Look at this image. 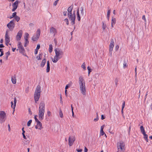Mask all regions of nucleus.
<instances>
[{
  "mask_svg": "<svg viewBox=\"0 0 152 152\" xmlns=\"http://www.w3.org/2000/svg\"><path fill=\"white\" fill-rule=\"evenodd\" d=\"M76 151L78 152H81V151H82V149H76Z\"/></svg>",
  "mask_w": 152,
  "mask_h": 152,
  "instance_id": "50",
  "label": "nucleus"
},
{
  "mask_svg": "<svg viewBox=\"0 0 152 152\" xmlns=\"http://www.w3.org/2000/svg\"><path fill=\"white\" fill-rule=\"evenodd\" d=\"M125 106V101H123V104H122V109H121V113L122 114H123V109L124 108V107Z\"/></svg>",
  "mask_w": 152,
  "mask_h": 152,
  "instance_id": "25",
  "label": "nucleus"
},
{
  "mask_svg": "<svg viewBox=\"0 0 152 152\" xmlns=\"http://www.w3.org/2000/svg\"><path fill=\"white\" fill-rule=\"evenodd\" d=\"M110 10H108L107 11V15H110Z\"/></svg>",
  "mask_w": 152,
  "mask_h": 152,
  "instance_id": "53",
  "label": "nucleus"
},
{
  "mask_svg": "<svg viewBox=\"0 0 152 152\" xmlns=\"http://www.w3.org/2000/svg\"><path fill=\"white\" fill-rule=\"evenodd\" d=\"M38 45H37V48L35 50V51L34 52V53L35 54H37L38 53Z\"/></svg>",
  "mask_w": 152,
  "mask_h": 152,
  "instance_id": "38",
  "label": "nucleus"
},
{
  "mask_svg": "<svg viewBox=\"0 0 152 152\" xmlns=\"http://www.w3.org/2000/svg\"><path fill=\"white\" fill-rule=\"evenodd\" d=\"M75 140V136H70L69 137V146H72Z\"/></svg>",
  "mask_w": 152,
  "mask_h": 152,
  "instance_id": "8",
  "label": "nucleus"
},
{
  "mask_svg": "<svg viewBox=\"0 0 152 152\" xmlns=\"http://www.w3.org/2000/svg\"><path fill=\"white\" fill-rule=\"evenodd\" d=\"M64 21L66 23V24L68 25L69 24V20L67 18H66L64 20Z\"/></svg>",
  "mask_w": 152,
  "mask_h": 152,
  "instance_id": "43",
  "label": "nucleus"
},
{
  "mask_svg": "<svg viewBox=\"0 0 152 152\" xmlns=\"http://www.w3.org/2000/svg\"><path fill=\"white\" fill-rule=\"evenodd\" d=\"M143 134L144 136V139L147 142H148V135L146 134V133H145V134Z\"/></svg>",
  "mask_w": 152,
  "mask_h": 152,
  "instance_id": "24",
  "label": "nucleus"
},
{
  "mask_svg": "<svg viewBox=\"0 0 152 152\" xmlns=\"http://www.w3.org/2000/svg\"><path fill=\"white\" fill-rule=\"evenodd\" d=\"M142 19L144 20L145 21H146V20L145 19V15H143L142 17Z\"/></svg>",
  "mask_w": 152,
  "mask_h": 152,
  "instance_id": "47",
  "label": "nucleus"
},
{
  "mask_svg": "<svg viewBox=\"0 0 152 152\" xmlns=\"http://www.w3.org/2000/svg\"><path fill=\"white\" fill-rule=\"evenodd\" d=\"M29 88L27 87L25 89V92L26 93H28V91Z\"/></svg>",
  "mask_w": 152,
  "mask_h": 152,
  "instance_id": "52",
  "label": "nucleus"
},
{
  "mask_svg": "<svg viewBox=\"0 0 152 152\" xmlns=\"http://www.w3.org/2000/svg\"><path fill=\"white\" fill-rule=\"evenodd\" d=\"M81 67L83 68L84 70L86 69V64L85 62H84L82 64Z\"/></svg>",
  "mask_w": 152,
  "mask_h": 152,
  "instance_id": "34",
  "label": "nucleus"
},
{
  "mask_svg": "<svg viewBox=\"0 0 152 152\" xmlns=\"http://www.w3.org/2000/svg\"><path fill=\"white\" fill-rule=\"evenodd\" d=\"M58 2H57V1H55L54 3H53V5L56 6Z\"/></svg>",
  "mask_w": 152,
  "mask_h": 152,
  "instance_id": "57",
  "label": "nucleus"
},
{
  "mask_svg": "<svg viewBox=\"0 0 152 152\" xmlns=\"http://www.w3.org/2000/svg\"><path fill=\"white\" fill-rule=\"evenodd\" d=\"M73 8V5H71V6H70L68 8V10H67L68 13L67 14H70L72 13V10Z\"/></svg>",
  "mask_w": 152,
  "mask_h": 152,
  "instance_id": "18",
  "label": "nucleus"
},
{
  "mask_svg": "<svg viewBox=\"0 0 152 152\" xmlns=\"http://www.w3.org/2000/svg\"><path fill=\"white\" fill-rule=\"evenodd\" d=\"M69 20L71 21V24L72 25L75 24V20L76 18V16L72 15V14H67Z\"/></svg>",
  "mask_w": 152,
  "mask_h": 152,
  "instance_id": "6",
  "label": "nucleus"
},
{
  "mask_svg": "<svg viewBox=\"0 0 152 152\" xmlns=\"http://www.w3.org/2000/svg\"><path fill=\"white\" fill-rule=\"evenodd\" d=\"M32 122V120H30L27 123V125L28 126H29Z\"/></svg>",
  "mask_w": 152,
  "mask_h": 152,
  "instance_id": "41",
  "label": "nucleus"
},
{
  "mask_svg": "<svg viewBox=\"0 0 152 152\" xmlns=\"http://www.w3.org/2000/svg\"><path fill=\"white\" fill-rule=\"evenodd\" d=\"M67 90L65 89V95L66 97L67 96Z\"/></svg>",
  "mask_w": 152,
  "mask_h": 152,
  "instance_id": "58",
  "label": "nucleus"
},
{
  "mask_svg": "<svg viewBox=\"0 0 152 152\" xmlns=\"http://www.w3.org/2000/svg\"><path fill=\"white\" fill-rule=\"evenodd\" d=\"M37 115H36L34 116V118L35 119L37 123V125H38V120L37 118Z\"/></svg>",
  "mask_w": 152,
  "mask_h": 152,
  "instance_id": "42",
  "label": "nucleus"
},
{
  "mask_svg": "<svg viewBox=\"0 0 152 152\" xmlns=\"http://www.w3.org/2000/svg\"><path fill=\"white\" fill-rule=\"evenodd\" d=\"M8 127L9 131L10 132L11 129H10V124H8Z\"/></svg>",
  "mask_w": 152,
  "mask_h": 152,
  "instance_id": "60",
  "label": "nucleus"
},
{
  "mask_svg": "<svg viewBox=\"0 0 152 152\" xmlns=\"http://www.w3.org/2000/svg\"><path fill=\"white\" fill-rule=\"evenodd\" d=\"M77 18L79 21L80 20V15L79 11V9H78L77 12Z\"/></svg>",
  "mask_w": 152,
  "mask_h": 152,
  "instance_id": "21",
  "label": "nucleus"
},
{
  "mask_svg": "<svg viewBox=\"0 0 152 152\" xmlns=\"http://www.w3.org/2000/svg\"><path fill=\"white\" fill-rule=\"evenodd\" d=\"M22 135H23V138L25 139H26V137L24 134H22Z\"/></svg>",
  "mask_w": 152,
  "mask_h": 152,
  "instance_id": "63",
  "label": "nucleus"
},
{
  "mask_svg": "<svg viewBox=\"0 0 152 152\" xmlns=\"http://www.w3.org/2000/svg\"><path fill=\"white\" fill-rule=\"evenodd\" d=\"M59 115L61 118H62L63 117V114L61 109H60V110Z\"/></svg>",
  "mask_w": 152,
  "mask_h": 152,
  "instance_id": "29",
  "label": "nucleus"
},
{
  "mask_svg": "<svg viewBox=\"0 0 152 152\" xmlns=\"http://www.w3.org/2000/svg\"><path fill=\"white\" fill-rule=\"evenodd\" d=\"M88 70V76H89L90 73L91 72V69Z\"/></svg>",
  "mask_w": 152,
  "mask_h": 152,
  "instance_id": "54",
  "label": "nucleus"
},
{
  "mask_svg": "<svg viewBox=\"0 0 152 152\" xmlns=\"http://www.w3.org/2000/svg\"><path fill=\"white\" fill-rule=\"evenodd\" d=\"M88 150L87 148L86 147H85L84 148V152H87Z\"/></svg>",
  "mask_w": 152,
  "mask_h": 152,
  "instance_id": "59",
  "label": "nucleus"
},
{
  "mask_svg": "<svg viewBox=\"0 0 152 152\" xmlns=\"http://www.w3.org/2000/svg\"><path fill=\"white\" fill-rule=\"evenodd\" d=\"M34 98L36 103L38 101V88L37 86L36 89L34 94Z\"/></svg>",
  "mask_w": 152,
  "mask_h": 152,
  "instance_id": "13",
  "label": "nucleus"
},
{
  "mask_svg": "<svg viewBox=\"0 0 152 152\" xmlns=\"http://www.w3.org/2000/svg\"><path fill=\"white\" fill-rule=\"evenodd\" d=\"M14 18H15L17 22L20 19L19 17H18L17 15Z\"/></svg>",
  "mask_w": 152,
  "mask_h": 152,
  "instance_id": "35",
  "label": "nucleus"
},
{
  "mask_svg": "<svg viewBox=\"0 0 152 152\" xmlns=\"http://www.w3.org/2000/svg\"><path fill=\"white\" fill-rule=\"evenodd\" d=\"M105 126L104 125H103L101 127L100 135L101 136H103L104 134V132L103 131V129L104 126Z\"/></svg>",
  "mask_w": 152,
  "mask_h": 152,
  "instance_id": "17",
  "label": "nucleus"
},
{
  "mask_svg": "<svg viewBox=\"0 0 152 152\" xmlns=\"http://www.w3.org/2000/svg\"><path fill=\"white\" fill-rule=\"evenodd\" d=\"M8 28L10 30L12 31L15 26V24L13 20L11 21L7 25Z\"/></svg>",
  "mask_w": 152,
  "mask_h": 152,
  "instance_id": "10",
  "label": "nucleus"
},
{
  "mask_svg": "<svg viewBox=\"0 0 152 152\" xmlns=\"http://www.w3.org/2000/svg\"><path fill=\"white\" fill-rule=\"evenodd\" d=\"M19 3V2L18 0L17 1H15L12 5V12H14L15 11V10L17 9L18 7V4Z\"/></svg>",
  "mask_w": 152,
  "mask_h": 152,
  "instance_id": "12",
  "label": "nucleus"
},
{
  "mask_svg": "<svg viewBox=\"0 0 152 152\" xmlns=\"http://www.w3.org/2000/svg\"><path fill=\"white\" fill-rule=\"evenodd\" d=\"M106 25L105 24H104V22H102V28L103 30H105L106 27Z\"/></svg>",
  "mask_w": 152,
  "mask_h": 152,
  "instance_id": "31",
  "label": "nucleus"
},
{
  "mask_svg": "<svg viewBox=\"0 0 152 152\" xmlns=\"http://www.w3.org/2000/svg\"><path fill=\"white\" fill-rule=\"evenodd\" d=\"M148 91H147V92H146V94H145V100L146 99V98H147V95H148Z\"/></svg>",
  "mask_w": 152,
  "mask_h": 152,
  "instance_id": "61",
  "label": "nucleus"
},
{
  "mask_svg": "<svg viewBox=\"0 0 152 152\" xmlns=\"http://www.w3.org/2000/svg\"><path fill=\"white\" fill-rule=\"evenodd\" d=\"M11 80L13 84H15L16 83V77H12L11 78Z\"/></svg>",
  "mask_w": 152,
  "mask_h": 152,
  "instance_id": "22",
  "label": "nucleus"
},
{
  "mask_svg": "<svg viewBox=\"0 0 152 152\" xmlns=\"http://www.w3.org/2000/svg\"><path fill=\"white\" fill-rule=\"evenodd\" d=\"M67 12L66 11H64L63 12V13L64 16H66V15Z\"/></svg>",
  "mask_w": 152,
  "mask_h": 152,
  "instance_id": "55",
  "label": "nucleus"
},
{
  "mask_svg": "<svg viewBox=\"0 0 152 152\" xmlns=\"http://www.w3.org/2000/svg\"><path fill=\"white\" fill-rule=\"evenodd\" d=\"M53 51V47L52 45L51 44L49 45V52L50 53H51Z\"/></svg>",
  "mask_w": 152,
  "mask_h": 152,
  "instance_id": "26",
  "label": "nucleus"
},
{
  "mask_svg": "<svg viewBox=\"0 0 152 152\" xmlns=\"http://www.w3.org/2000/svg\"><path fill=\"white\" fill-rule=\"evenodd\" d=\"M16 102H17V101H16V98L15 97L14 98V104H13V102H12V101L11 102V107L12 108H13V109H14L13 112L12 113L13 114H14V112L15 111V107L16 106Z\"/></svg>",
  "mask_w": 152,
  "mask_h": 152,
  "instance_id": "15",
  "label": "nucleus"
},
{
  "mask_svg": "<svg viewBox=\"0 0 152 152\" xmlns=\"http://www.w3.org/2000/svg\"><path fill=\"white\" fill-rule=\"evenodd\" d=\"M18 49H16L17 50H19V52L22 54L23 55L26 56V55L24 54V53L25 52V50L24 49L23 46L21 44V43L20 42H18Z\"/></svg>",
  "mask_w": 152,
  "mask_h": 152,
  "instance_id": "4",
  "label": "nucleus"
},
{
  "mask_svg": "<svg viewBox=\"0 0 152 152\" xmlns=\"http://www.w3.org/2000/svg\"><path fill=\"white\" fill-rule=\"evenodd\" d=\"M32 39L33 41H36L37 39V38L34 36L32 37Z\"/></svg>",
  "mask_w": 152,
  "mask_h": 152,
  "instance_id": "39",
  "label": "nucleus"
},
{
  "mask_svg": "<svg viewBox=\"0 0 152 152\" xmlns=\"http://www.w3.org/2000/svg\"><path fill=\"white\" fill-rule=\"evenodd\" d=\"M50 33L53 34L54 36L57 33L56 29L53 27H52L50 29Z\"/></svg>",
  "mask_w": 152,
  "mask_h": 152,
  "instance_id": "14",
  "label": "nucleus"
},
{
  "mask_svg": "<svg viewBox=\"0 0 152 152\" xmlns=\"http://www.w3.org/2000/svg\"><path fill=\"white\" fill-rule=\"evenodd\" d=\"M6 114L4 111H1L0 112V123H4L6 119Z\"/></svg>",
  "mask_w": 152,
  "mask_h": 152,
  "instance_id": "5",
  "label": "nucleus"
},
{
  "mask_svg": "<svg viewBox=\"0 0 152 152\" xmlns=\"http://www.w3.org/2000/svg\"><path fill=\"white\" fill-rule=\"evenodd\" d=\"M116 19L115 18L112 17L111 20V23L112 24H115L116 23Z\"/></svg>",
  "mask_w": 152,
  "mask_h": 152,
  "instance_id": "27",
  "label": "nucleus"
},
{
  "mask_svg": "<svg viewBox=\"0 0 152 152\" xmlns=\"http://www.w3.org/2000/svg\"><path fill=\"white\" fill-rule=\"evenodd\" d=\"M60 102L62 104H63V102L62 101V95L61 94H60Z\"/></svg>",
  "mask_w": 152,
  "mask_h": 152,
  "instance_id": "40",
  "label": "nucleus"
},
{
  "mask_svg": "<svg viewBox=\"0 0 152 152\" xmlns=\"http://www.w3.org/2000/svg\"><path fill=\"white\" fill-rule=\"evenodd\" d=\"M23 32L21 30H20L18 33L17 35L16 36V39L17 41L20 40L22 36Z\"/></svg>",
  "mask_w": 152,
  "mask_h": 152,
  "instance_id": "11",
  "label": "nucleus"
},
{
  "mask_svg": "<svg viewBox=\"0 0 152 152\" xmlns=\"http://www.w3.org/2000/svg\"><path fill=\"white\" fill-rule=\"evenodd\" d=\"M39 109V120H42L43 119L45 111V105L43 102L40 103Z\"/></svg>",
  "mask_w": 152,
  "mask_h": 152,
  "instance_id": "3",
  "label": "nucleus"
},
{
  "mask_svg": "<svg viewBox=\"0 0 152 152\" xmlns=\"http://www.w3.org/2000/svg\"><path fill=\"white\" fill-rule=\"evenodd\" d=\"M119 48V47L118 45H117L116 46H115V51H117V50H118V49Z\"/></svg>",
  "mask_w": 152,
  "mask_h": 152,
  "instance_id": "46",
  "label": "nucleus"
},
{
  "mask_svg": "<svg viewBox=\"0 0 152 152\" xmlns=\"http://www.w3.org/2000/svg\"><path fill=\"white\" fill-rule=\"evenodd\" d=\"M71 85L69 84H67L65 87V89L66 90Z\"/></svg>",
  "mask_w": 152,
  "mask_h": 152,
  "instance_id": "45",
  "label": "nucleus"
},
{
  "mask_svg": "<svg viewBox=\"0 0 152 152\" xmlns=\"http://www.w3.org/2000/svg\"><path fill=\"white\" fill-rule=\"evenodd\" d=\"M127 62L126 61H125V60L124 61V63H123V67L124 68H125L127 67L126 65Z\"/></svg>",
  "mask_w": 152,
  "mask_h": 152,
  "instance_id": "32",
  "label": "nucleus"
},
{
  "mask_svg": "<svg viewBox=\"0 0 152 152\" xmlns=\"http://www.w3.org/2000/svg\"><path fill=\"white\" fill-rule=\"evenodd\" d=\"M25 37H24L25 40L28 39L29 36V34L27 33H26L25 34Z\"/></svg>",
  "mask_w": 152,
  "mask_h": 152,
  "instance_id": "28",
  "label": "nucleus"
},
{
  "mask_svg": "<svg viewBox=\"0 0 152 152\" xmlns=\"http://www.w3.org/2000/svg\"><path fill=\"white\" fill-rule=\"evenodd\" d=\"M125 146L124 143L123 142H121L119 143V145L118 146V148L119 149L120 148L121 151L123 150Z\"/></svg>",
  "mask_w": 152,
  "mask_h": 152,
  "instance_id": "16",
  "label": "nucleus"
},
{
  "mask_svg": "<svg viewBox=\"0 0 152 152\" xmlns=\"http://www.w3.org/2000/svg\"><path fill=\"white\" fill-rule=\"evenodd\" d=\"M39 126H40V128H39V129H41L43 128L42 126V123L39 121Z\"/></svg>",
  "mask_w": 152,
  "mask_h": 152,
  "instance_id": "33",
  "label": "nucleus"
},
{
  "mask_svg": "<svg viewBox=\"0 0 152 152\" xmlns=\"http://www.w3.org/2000/svg\"><path fill=\"white\" fill-rule=\"evenodd\" d=\"M46 63V58H44L41 63L40 66L41 67H43Z\"/></svg>",
  "mask_w": 152,
  "mask_h": 152,
  "instance_id": "19",
  "label": "nucleus"
},
{
  "mask_svg": "<svg viewBox=\"0 0 152 152\" xmlns=\"http://www.w3.org/2000/svg\"><path fill=\"white\" fill-rule=\"evenodd\" d=\"M4 47V46L2 44H0V48Z\"/></svg>",
  "mask_w": 152,
  "mask_h": 152,
  "instance_id": "64",
  "label": "nucleus"
},
{
  "mask_svg": "<svg viewBox=\"0 0 152 152\" xmlns=\"http://www.w3.org/2000/svg\"><path fill=\"white\" fill-rule=\"evenodd\" d=\"M96 114H97V117H96V118H95V119H94V121L95 122L97 121H98V119H99V118H98V115L97 113H96Z\"/></svg>",
  "mask_w": 152,
  "mask_h": 152,
  "instance_id": "44",
  "label": "nucleus"
},
{
  "mask_svg": "<svg viewBox=\"0 0 152 152\" xmlns=\"http://www.w3.org/2000/svg\"><path fill=\"white\" fill-rule=\"evenodd\" d=\"M56 55L54 56V58L52 59V61L54 63L57 62L59 59L62 58L64 52L62 50L59 48H56L54 50Z\"/></svg>",
  "mask_w": 152,
  "mask_h": 152,
  "instance_id": "1",
  "label": "nucleus"
},
{
  "mask_svg": "<svg viewBox=\"0 0 152 152\" xmlns=\"http://www.w3.org/2000/svg\"><path fill=\"white\" fill-rule=\"evenodd\" d=\"M79 83L81 92L84 95H86L85 82L82 76H80L79 78Z\"/></svg>",
  "mask_w": 152,
  "mask_h": 152,
  "instance_id": "2",
  "label": "nucleus"
},
{
  "mask_svg": "<svg viewBox=\"0 0 152 152\" xmlns=\"http://www.w3.org/2000/svg\"><path fill=\"white\" fill-rule=\"evenodd\" d=\"M47 66L46 68V72H48L50 71V62L49 61H48L47 62Z\"/></svg>",
  "mask_w": 152,
  "mask_h": 152,
  "instance_id": "20",
  "label": "nucleus"
},
{
  "mask_svg": "<svg viewBox=\"0 0 152 152\" xmlns=\"http://www.w3.org/2000/svg\"><path fill=\"white\" fill-rule=\"evenodd\" d=\"M29 42L28 39L25 40V43L24 45V47H26L28 43Z\"/></svg>",
  "mask_w": 152,
  "mask_h": 152,
  "instance_id": "37",
  "label": "nucleus"
},
{
  "mask_svg": "<svg viewBox=\"0 0 152 152\" xmlns=\"http://www.w3.org/2000/svg\"><path fill=\"white\" fill-rule=\"evenodd\" d=\"M9 31L8 30H7L6 31L5 37V43L7 45H8V44L10 41V37L9 35Z\"/></svg>",
  "mask_w": 152,
  "mask_h": 152,
  "instance_id": "9",
  "label": "nucleus"
},
{
  "mask_svg": "<svg viewBox=\"0 0 152 152\" xmlns=\"http://www.w3.org/2000/svg\"><path fill=\"white\" fill-rule=\"evenodd\" d=\"M41 93V87L40 86H39V97Z\"/></svg>",
  "mask_w": 152,
  "mask_h": 152,
  "instance_id": "36",
  "label": "nucleus"
},
{
  "mask_svg": "<svg viewBox=\"0 0 152 152\" xmlns=\"http://www.w3.org/2000/svg\"><path fill=\"white\" fill-rule=\"evenodd\" d=\"M81 13L82 15H83L84 13V10H83V8L82 7H81Z\"/></svg>",
  "mask_w": 152,
  "mask_h": 152,
  "instance_id": "49",
  "label": "nucleus"
},
{
  "mask_svg": "<svg viewBox=\"0 0 152 152\" xmlns=\"http://www.w3.org/2000/svg\"><path fill=\"white\" fill-rule=\"evenodd\" d=\"M16 12H14V13H13L11 16L10 17V18H14L16 16Z\"/></svg>",
  "mask_w": 152,
  "mask_h": 152,
  "instance_id": "30",
  "label": "nucleus"
},
{
  "mask_svg": "<svg viewBox=\"0 0 152 152\" xmlns=\"http://www.w3.org/2000/svg\"><path fill=\"white\" fill-rule=\"evenodd\" d=\"M114 40L113 39H111V42L110 43V44L109 45V53L112 56V51L113 50V48L114 46Z\"/></svg>",
  "mask_w": 152,
  "mask_h": 152,
  "instance_id": "7",
  "label": "nucleus"
},
{
  "mask_svg": "<svg viewBox=\"0 0 152 152\" xmlns=\"http://www.w3.org/2000/svg\"><path fill=\"white\" fill-rule=\"evenodd\" d=\"M140 129L141 132L142 134H145V133H146L143 126H140Z\"/></svg>",
  "mask_w": 152,
  "mask_h": 152,
  "instance_id": "23",
  "label": "nucleus"
},
{
  "mask_svg": "<svg viewBox=\"0 0 152 152\" xmlns=\"http://www.w3.org/2000/svg\"><path fill=\"white\" fill-rule=\"evenodd\" d=\"M115 82L116 86H117L118 84V80L116 79H115Z\"/></svg>",
  "mask_w": 152,
  "mask_h": 152,
  "instance_id": "51",
  "label": "nucleus"
},
{
  "mask_svg": "<svg viewBox=\"0 0 152 152\" xmlns=\"http://www.w3.org/2000/svg\"><path fill=\"white\" fill-rule=\"evenodd\" d=\"M3 55H4V52H3H3H1V54H0V57H1V56H2Z\"/></svg>",
  "mask_w": 152,
  "mask_h": 152,
  "instance_id": "62",
  "label": "nucleus"
},
{
  "mask_svg": "<svg viewBox=\"0 0 152 152\" xmlns=\"http://www.w3.org/2000/svg\"><path fill=\"white\" fill-rule=\"evenodd\" d=\"M47 114L48 116H50L51 115V113L50 111H48L47 112Z\"/></svg>",
  "mask_w": 152,
  "mask_h": 152,
  "instance_id": "56",
  "label": "nucleus"
},
{
  "mask_svg": "<svg viewBox=\"0 0 152 152\" xmlns=\"http://www.w3.org/2000/svg\"><path fill=\"white\" fill-rule=\"evenodd\" d=\"M105 118V117L103 115H101V119L102 120H103V119H104Z\"/></svg>",
  "mask_w": 152,
  "mask_h": 152,
  "instance_id": "48",
  "label": "nucleus"
}]
</instances>
